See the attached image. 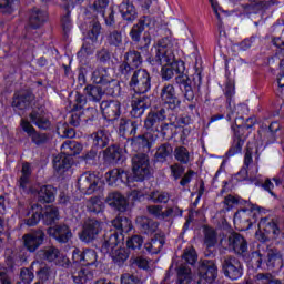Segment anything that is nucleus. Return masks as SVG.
Segmentation results:
<instances>
[{
  "label": "nucleus",
  "instance_id": "20e7f679",
  "mask_svg": "<svg viewBox=\"0 0 284 284\" xmlns=\"http://www.w3.org/2000/svg\"><path fill=\"white\" fill-rule=\"evenodd\" d=\"M130 88H132L135 94H145V92L152 88L150 73H148L146 70L141 69L134 71L130 81Z\"/></svg>",
  "mask_w": 284,
  "mask_h": 284
},
{
  "label": "nucleus",
  "instance_id": "4c0bfd02",
  "mask_svg": "<svg viewBox=\"0 0 284 284\" xmlns=\"http://www.w3.org/2000/svg\"><path fill=\"white\" fill-rule=\"evenodd\" d=\"M267 270H274V267H283V256L278 251L271 250L267 253Z\"/></svg>",
  "mask_w": 284,
  "mask_h": 284
},
{
  "label": "nucleus",
  "instance_id": "a211bd4d",
  "mask_svg": "<svg viewBox=\"0 0 284 284\" xmlns=\"http://www.w3.org/2000/svg\"><path fill=\"white\" fill-rule=\"evenodd\" d=\"M234 225H242L243 230H250L256 223V213L250 209L240 210L233 219Z\"/></svg>",
  "mask_w": 284,
  "mask_h": 284
},
{
  "label": "nucleus",
  "instance_id": "ddd939ff",
  "mask_svg": "<svg viewBox=\"0 0 284 284\" xmlns=\"http://www.w3.org/2000/svg\"><path fill=\"white\" fill-rule=\"evenodd\" d=\"M219 276V270L214 262H203L199 267L200 283L212 284Z\"/></svg>",
  "mask_w": 284,
  "mask_h": 284
},
{
  "label": "nucleus",
  "instance_id": "c85d7f7f",
  "mask_svg": "<svg viewBox=\"0 0 284 284\" xmlns=\"http://www.w3.org/2000/svg\"><path fill=\"white\" fill-rule=\"evenodd\" d=\"M91 141L93 148L97 150H103V148L110 143V133L103 130L97 131L95 133L91 134Z\"/></svg>",
  "mask_w": 284,
  "mask_h": 284
},
{
  "label": "nucleus",
  "instance_id": "72a5a7b5",
  "mask_svg": "<svg viewBox=\"0 0 284 284\" xmlns=\"http://www.w3.org/2000/svg\"><path fill=\"white\" fill-rule=\"evenodd\" d=\"M32 99H34L32 93L18 94L14 95L12 105L16 110H26L30 106V101H32Z\"/></svg>",
  "mask_w": 284,
  "mask_h": 284
},
{
  "label": "nucleus",
  "instance_id": "f03ea898",
  "mask_svg": "<svg viewBox=\"0 0 284 284\" xmlns=\"http://www.w3.org/2000/svg\"><path fill=\"white\" fill-rule=\"evenodd\" d=\"M178 44L176 42L164 38L158 42V44L154 47V57L150 61L152 65H165L168 63H174L175 55L174 50H176Z\"/></svg>",
  "mask_w": 284,
  "mask_h": 284
},
{
  "label": "nucleus",
  "instance_id": "7c9ffc66",
  "mask_svg": "<svg viewBox=\"0 0 284 284\" xmlns=\"http://www.w3.org/2000/svg\"><path fill=\"white\" fill-rule=\"evenodd\" d=\"M57 196V189L52 185H43L38 191V199L40 203H52Z\"/></svg>",
  "mask_w": 284,
  "mask_h": 284
},
{
  "label": "nucleus",
  "instance_id": "4d7b16f0",
  "mask_svg": "<svg viewBox=\"0 0 284 284\" xmlns=\"http://www.w3.org/2000/svg\"><path fill=\"white\" fill-rule=\"evenodd\" d=\"M148 212L155 219L160 221H165V211H163V205H150L148 206Z\"/></svg>",
  "mask_w": 284,
  "mask_h": 284
},
{
  "label": "nucleus",
  "instance_id": "de8ad7c7",
  "mask_svg": "<svg viewBox=\"0 0 284 284\" xmlns=\"http://www.w3.org/2000/svg\"><path fill=\"white\" fill-rule=\"evenodd\" d=\"M21 173H22V175L19 180V185H20V187H22V190H28V185L30 183V175L32 174V170L30 169L29 163H24L22 165Z\"/></svg>",
  "mask_w": 284,
  "mask_h": 284
},
{
  "label": "nucleus",
  "instance_id": "774afa93",
  "mask_svg": "<svg viewBox=\"0 0 284 284\" xmlns=\"http://www.w3.org/2000/svg\"><path fill=\"white\" fill-rule=\"evenodd\" d=\"M121 283L122 284H141V280H139V277L130 273H124L121 276Z\"/></svg>",
  "mask_w": 284,
  "mask_h": 284
},
{
  "label": "nucleus",
  "instance_id": "412c9836",
  "mask_svg": "<svg viewBox=\"0 0 284 284\" xmlns=\"http://www.w3.org/2000/svg\"><path fill=\"white\" fill-rule=\"evenodd\" d=\"M105 181L108 185H116L118 183H130L132 178L121 169H113L105 173Z\"/></svg>",
  "mask_w": 284,
  "mask_h": 284
},
{
  "label": "nucleus",
  "instance_id": "1a4fd4ad",
  "mask_svg": "<svg viewBox=\"0 0 284 284\" xmlns=\"http://www.w3.org/2000/svg\"><path fill=\"white\" fill-rule=\"evenodd\" d=\"M101 179L92 173H83L78 180V187L82 194H94L99 190Z\"/></svg>",
  "mask_w": 284,
  "mask_h": 284
},
{
  "label": "nucleus",
  "instance_id": "0eeeda50",
  "mask_svg": "<svg viewBox=\"0 0 284 284\" xmlns=\"http://www.w3.org/2000/svg\"><path fill=\"white\" fill-rule=\"evenodd\" d=\"M162 65V78H164L165 81H170V79H172L175 74H179L176 77L178 83L180 79H182V83H184V81H187V75H183V72H185V62L181 60H175L172 63H166Z\"/></svg>",
  "mask_w": 284,
  "mask_h": 284
},
{
  "label": "nucleus",
  "instance_id": "e433bc0d",
  "mask_svg": "<svg viewBox=\"0 0 284 284\" xmlns=\"http://www.w3.org/2000/svg\"><path fill=\"white\" fill-rule=\"evenodd\" d=\"M41 214H43V207L39 204L32 205L28 213V216L31 217L26 221L27 225H29V227L37 225V223L41 221Z\"/></svg>",
  "mask_w": 284,
  "mask_h": 284
},
{
  "label": "nucleus",
  "instance_id": "c03bdc74",
  "mask_svg": "<svg viewBox=\"0 0 284 284\" xmlns=\"http://www.w3.org/2000/svg\"><path fill=\"white\" fill-rule=\"evenodd\" d=\"M42 219L45 225H52L54 221H59V209L55 206H48L42 215Z\"/></svg>",
  "mask_w": 284,
  "mask_h": 284
},
{
  "label": "nucleus",
  "instance_id": "7ed1b4c3",
  "mask_svg": "<svg viewBox=\"0 0 284 284\" xmlns=\"http://www.w3.org/2000/svg\"><path fill=\"white\" fill-rule=\"evenodd\" d=\"M132 172L131 181H143L150 176V158L143 153L135 154L132 158Z\"/></svg>",
  "mask_w": 284,
  "mask_h": 284
},
{
  "label": "nucleus",
  "instance_id": "f704fd0d",
  "mask_svg": "<svg viewBox=\"0 0 284 284\" xmlns=\"http://www.w3.org/2000/svg\"><path fill=\"white\" fill-rule=\"evenodd\" d=\"M84 90L89 101L99 102L103 94H108V91H105L103 87H94L92 84L87 85Z\"/></svg>",
  "mask_w": 284,
  "mask_h": 284
},
{
  "label": "nucleus",
  "instance_id": "69168bd1",
  "mask_svg": "<svg viewBox=\"0 0 284 284\" xmlns=\"http://www.w3.org/2000/svg\"><path fill=\"white\" fill-rule=\"evenodd\" d=\"M108 43L110 45H115V48H119V45L123 43V36L119 31H113L108 36Z\"/></svg>",
  "mask_w": 284,
  "mask_h": 284
},
{
  "label": "nucleus",
  "instance_id": "37998d69",
  "mask_svg": "<svg viewBox=\"0 0 284 284\" xmlns=\"http://www.w3.org/2000/svg\"><path fill=\"white\" fill-rule=\"evenodd\" d=\"M136 223H140L143 232L145 234H152L156 232V229L159 227V224H156L154 221L148 219V217H138Z\"/></svg>",
  "mask_w": 284,
  "mask_h": 284
},
{
  "label": "nucleus",
  "instance_id": "2f4dec72",
  "mask_svg": "<svg viewBox=\"0 0 284 284\" xmlns=\"http://www.w3.org/2000/svg\"><path fill=\"white\" fill-rule=\"evenodd\" d=\"M72 278L75 284H85L89 281H92L94 275L92 274V271L84 266L79 271L73 272Z\"/></svg>",
  "mask_w": 284,
  "mask_h": 284
},
{
  "label": "nucleus",
  "instance_id": "a19ab883",
  "mask_svg": "<svg viewBox=\"0 0 284 284\" xmlns=\"http://www.w3.org/2000/svg\"><path fill=\"white\" fill-rule=\"evenodd\" d=\"M108 254L111 256L114 263H118V265H122V263H125L129 257L128 251H125V248H123L121 245L113 251H110Z\"/></svg>",
  "mask_w": 284,
  "mask_h": 284
},
{
  "label": "nucleus",
  "instance_id": "c9c22d12",
  "mask_svg": "<svg viewBox=\"0 0 284 284\" xmlns=\"http://www.w3.org/2000/svg\"><path fill=\"white\" fill-rule=\"evenodd\" d=\"M30 120L40 130H49V128H50V120L43 113L33 111L30 114Z\"/></svg>",
  "mask_w": 284,
  "mask_h": 284
},
{
  "label": "nucleus",
  "instance_id": "5701e85b",
  "mask_svg": "<svg viewBox=\"0 0 284 284\" xmlns=\"http://www.w3.org/2000/svg\"><path fill=\"white\" fill-rule=\"evenodd\" d=\"M20 125L23 132H26L28 136L31 138L36 145H42V143L48 141V135H45V133H38L29 121L22 119Z\"/></svg>",
  "mask_w": 284,
  "mask_h": 284
},
{
  "label": "nucleus",
  "instance_id": "3c124183",
  "mask_svg": "<svg viewBox=\"0 0 284 284\" xmlns=\"http://www.w3.org/2000/svg\"><path fill=\"white\" fill-rule=\"evenodd\" d=\"M150 200L153 203H169L170 201V193L165 191H153L149 195Z\"/></svg>",
  "mask_w": 284,
  "mask_h": 284
},
{
  "label": "nucleus",
  "instance_id": "864d4df0",
  "mask_svg": "<svg viewBox=\"0 0 284 284\" xmlns=\"http://www.w3.org/2000/svg\"><path fill=\"white\" fill-rule=\"evenodd\" d=\"M104 156L109 161H121V149L116 145H111L104 151Z\"/></svg>",
  "mask_w": 284,
  "mask_h": 284
},
{
  "label": "nucleus",
  "instance_id": "f8f14e48",
  "mask_svg": "<svg viewBox=\"0 0 284 284\" xmlns=\"http://www.w3.org/2000/svg\"><path fill=\"white\" fill-rule=\"evenodd\" d=\"M99 232H101V222L97 220H89L84 222L83 230L79 234L80 241L90 243V241H94V239L99 236Z\"/></svg>",
  "mask_w": 284,
  "mask_h": 284
},
{
  "label": "nucleus",
  "instance_id": "c756f323",
  "mask_svg": "<svg viewBox=\"0 0 284 284\" xmlns=\"http://www.w3.org/2000/svg\"><path fill=\"white\" fill-rule=\"evenodd\" d=\"M131 105H132L131 113L134 116H141V114H143V112H145V110L150 108V104L148 103V98L141 97V95H138V97L135 95L133 98Z\"/></svg>",
  "mask_w": 284,
  "mask_h": 284
},
{
  "label": "nucleus",
  "instance_id": "ea45409f",
  "mask_svg": "<svg viewBox=\"0 0 284 284\" xmlns=\"http://www.w3.org/2000/svg\"><path fill=\"white\" fill-rule=\"evenodd\" d=\"M87 210L92 214H100L105 210V204L103 203V199L101 196L91 197L87 202Z\"/></svg>",
  "mask_w": 284,
  "mask_h": 284
},
{
  "label": "nucleus",
  "instance_id": "e2e57ef3",
  "mask_svg": "<svg viewBox=\"0 0 284 284\" xmlns=\"http://www.w3.org/2000/svg\"><path fill=\"white\" fill-rule=\"evenodd\" d=\"M240 121H243L242 116L235 119V125L237 128H242L244 130H250V129L254 128V125H256V118L255 116L247 118L245 122L239 123Z\"/></svg>",
  "mask_w": 284,
  "mask_h": 284
},
{
  "label": "nucleus",
  "instance_id": "49530a36",
  "mask_svg": "<svg viewBox=\"0 0 284 284\" xmlns=\"http://www.w3.org/2000/svg\"><path fill=\"white\" fill-rule=\"evenodd\" d=\"M174 156L176 161L180 163L186 164L192 161V155L190 154V151L185 146H178L174 150Z\"/></svg>",
  "mask_w": 284,
  "mask_h": 284
},
{
  "label": "nucleus",
  "instance_id": "393cba45",
  "mask_svg": "<svg viewBox=\"0 0 284 284\" xmlns=\"http://www.w3.org/2000/svg\"><path fill=\"white\" fill-rule=\"evenodd\" d=\"M105 203L118 210V212H125L128 210V200L119 192L109 193L105 199Z\"/></svg>",
  "mask_w": 284,
  "mask_h": 284
},
{
  "label": "nucleus",
  "instance_id": "a18cd8bd",
  "mask_svg": "<svg viewBox=\"0 0 284 284\" xmlns=\"http://www.w3.org/2000/svg\"><path fill=\"white\" fill-rule=\"evenodd\" d=\"M158 135L152 132H146L144 135H140L135 139V143H139L141 148H152V143L156 141Z\"/></svg>",
  "mask_w": 284,
  "mask_h": 284
},
{
  "label": "nucleus",
  "instance_id": "bf43d9fd",
  "mask_svg": "<svg viewBox=\"0 0 284 284\" xmlns=\"http://www.w3.org/2000/svg\"><path fill=\"white\" fill-rule=\"evenodd\" d=\"M17 0H0V12L3 14H12L14 12Z\"/></svg>",
  "mask_w": 284,
  "mask_h": 284
},
{
  "label": "nucleus",
  "instance_id": "9d476101",
  "mask_svg": "<svg viewBox=\"0 0 284 284\" xmlns=\"http://www.w3.org/2000/svg\"><path fill=\"white\" fill-rule=\"evenodd\" d=\"M99 34H101V23L93 22L90 29L85 42L81 50L78 52V57H84L85 54H92L94 50V43L99 40Z\"/></svg>",
  "mask_w": 284,
  "mask_h": 284
},
{
  "label": "nucleus",
  "instance_id": "aec40b11",
  "mask_svg": "<svg viewBox=\"0 0 284 284\" xmlns=\"http://www.w3.org/2000/svg\"><path fill=\"white\" fill-rule=\"evenodd\" d=\"M49 236H52L58 243H68L72 239V231L65 224H59L48 229Z\"/></svg>",
  "mask_w": 284,
  "mask_h": 284
},
{
  "label": "nucleus",
  "instance_id": "338daca9",
  "mask_svg": "<svg viewBox=\"0 0 284 284\" xmlns=\"http://www.w3.org/2000/svg\"><path fill=\"white\" fill-rule=\"evenodd\" d=\"M174 216H183V210L179 206H168L164 211V219H173Z\"/></svg>",
  "mask_w": 284,
  "mask_h": 284
},
{
  "label": "nucleus",
  "instance_id": "79ce46f5",
  "mask_svg": "<svg viewBox=\"0 0 284 284\" xmlns=\"http://www.w3.org/2000/svg\"><path fill=\"white\" fill-rule=\"evenodd\" d=\"M148 18L145 17L144 19H141L139 23L134 24L130 31V37L132 41H140L141 40V34L143 33V30H145V26Z\"/></svg>",
  "mask_w": 284,
  "mask_h": 284
},
{
  "label": "nucleus",
  "instance_id": "4468645a",
  "mask_svg": "<svg viewBox=\"0 0 284 284\" xmlns=\"http://www.w3.org/2000/svg\"><path fill=\"white\" fill-rule=\"evenodd\" d=\"M223 272L227 278L231 281H239L243 276V267H241V262L234 257H227L223 263Z\"/></svg>",
  "mask_w": 284,
  "mask_h": 284
},
{
  "label": "nucleus",
  "instance_id": "6e6552de",
  "mask_svg": "<svg viewBox=\"0 0 284 284\" xmlns=\"http://www.w3.org/2000/svg\"><path fill=\"white\" fill-rule=\"evenodd\" d=\"M270 234H273V236H278V234H281V230H278V226L274 221L263 217L258 223V231H256L255 237L257 241L265 243V241L270 239Z\"/></svg>",
  "mask_w": 284,
  "mask_h": 284
},
{
  "label": "nucleus",
  "instance_id": "f257e3e1",
  "mask_svg": "<svg viewBox=\"0 0 284 284\" xmlns=\"http://www.w3.org/2000/svg\"><path fill=\"white\" fill-rule=\"evenodd\" d=\"M83 150V145L77 141H65L61 145V153L55 155L53 159V168L58 171L59 174H63V172H68L70 168H72V156H77V154H81Z\"/></svg>",
  "mask_w": 284,
  "mask_h": 284
},
{
  "label": "nucleus",
  "instance_id": "bb28decb",
  "mask_svg": "<svg viewBox=\"0 0 284 284\" xmlns=\"http://www.w3.org/2000/svg\"><path fill=\"white\" fill-rule=\"evenodd\" d=\"M119 12L124 19V21H129L132 23V21H135L136 17H139V13L136 12V7L130 2H122L119 6Z\"/></svg>",
  "mask_w": 284,
  "mask_h": 284
},
{
  "label": "nucleus",
  "instance_id": "cd10ccee",
  "mask_svg": "<svg viewBox=\"0 0 284 284\" xmlns=\"http://www.w3.org/2000/svg\"><path fill=\"white\" fill-rule=\"evenodd\" d=\"M45 21H48V12L37 8L31 11L29 17L31 28H41Z\"/></svg>",
  "mask_w": 284,
  "mask_h": 284
},
{
  "label": "nucleus",
  "instance_id": "473e14b6",
  "mask_svg": "<svg viewBox=\"0 0 284 284\" xmlns=\"http://www.w3.org/2000/svg\"><path fill=\"white\" fill-rule=\"evenodd\" d=\"M258 158L260 155L256 156V162L254 163V160L252 158V151L247 149L245 155H244V166L250 172L251 176H256L258 174Z\"/></svg>",
  "mask_w": 284,
  "mask_h": 284
},
{
  "label": "nucleus",
  "instance_id": "2eb2a0df",
  "mask_svg": "<svg viewBox=\"0 0 284 284\" xmlns=\"http://www.w3.org/2000/svg\"><path fill=\"white\" fill-rule=\"evenodd\" d=\"M100 108L106 121H116L121 116V102L116 100L102 101Z\"/></svg>",
  "mask_w": 284,
  "mask_h": 284
},
{
  "label": "nucleus",
  "instance_id": "603ef678",
  "mask_svg": "<svg viewBox=\"0 0 284 284\" xmlns=\"http://www.w3.org/2000/svg\"><path fill=\"white\" fill-rule=\"evenodd\" d=\"M125 61L131 64V68H139L143 63V58L139 51H130L125 55Z\"/></svg>",
  "mask_w": 284,
  "mask_h": 284
},
{
  "label": "nucleus",
  "instance_id": "a878e982",
  "mask_svg": "<svg viewBox=\"0 0 284 284\" xmlns=\"http://www.w3.org/2000/svg\"><path fill=\"white\" fill-rule=\"evenodd\" d=\"M229 245L236 254H245L247 252V241L239 233H233L229 236Z\"/></svg>",
  "mask_w": 284,
  "mask_h": 284
},
{
  "label": "nucleus",
  "instance_id": "6e6d98bb",
  "mask_svg": "<svg viewBox=\"0 0 284 284\" xmlns=\"http://www.w3.org/2000/svg\"><path fill=\"white\" fill-rule=\"evenodd\" d=\"M170 154H172V146L169 144H163L159 146L158 151L155 152V159L163 163V161H165Z\"/></svg>",
  "mask_w": 284,
  "mask_h": 284
},
{
  "label": "nucleus",
  "instance_id": "6ab92c4d",
  "mask_svg": "<svg viewBox=\"0 0 284 284\" xmlns=\"http://www.w3.org/2000/svg\"><path fill=\"white\" fill-rule=\"evenodd\" d=\"M43 239H45V233L41 230L26 234L23 235L24 247L28 252H37V250H39L43 244Z\"/></svg>",
  "mask_w": 284,
  "mask_h": 284
},
{
  "label": "nucleus",
  "instance_id": "b1692460",
  "mask_svg": "<svg viewBox=\"0 0 284 284\" xmlns=\"http://www.w3.org/2000/svg\"><path fill=\"white\" fill-rule=\"evenodd\" d=\"M109 3L108 0H94L93 8L95 12H99V14L103 17L106 26H114V11H112V9L108 10ZM106 12L109 17H105Z\"/></svg>",
  "mask_w": 284,
  "mask_h": 284
},
{
  "label": "nucleus",
  "instance_id": "0e129e2a",
  "mask_svg": "<svg viewBox=\"0 0 284 284\" xmlns=\"http://www.w3.org/2000/svg\"><path fill=\"white\" fill-rule=\"evenodd\" d=\"M243 145H245V141L241 138H235L232 146L230 148L227 154L229 156H234V154H239L243 150Z\"/></svg>",
  "mask_w": 284,
  "mask_h": 284
},
{
  "label": "nucleus",
  "instance_id": "f3484780",
  "mask_svg": "<svg viewBox=\"0 0 284 284\" xmlns=\"http://www.w3.org/2000/svg\"><path fill=\"white\" fill-rule=\"evenodd\" d=\"M40 258H43L44 261H48L49 263H54L55 265H59L60 267H63L65 263H68V257L61 255L59 252V248L54 246L47 247L39 252Z\"/></svg>",
  "mask_w": 284,
  "mask_h": 284
},
{
  "label": "nucleus",
  "instance_id": "09e8293b",
  "mask_svg": "<svg viewBox=\"0 0 284 284\" xmlns=\"http://www.w3.org/2000/svg\"><path fill=\"white\" fill-rule=\"evenodd\" d=\"M192 281V270L187 266H180L178 270V284H187Z\"/></svg>",
  "mask_w": 284,
  "mask_h": 284
},
{
  "label": "nucleus",
  "instance_id": "9b49d317",
  "mask_svg": "<svg viewBox=\"0 0 284 284\" xmlns=\"http://www.w3.org/2000/svg\"><path fill=\"white\" fill-rule=\"evenodd\" d=\"M161 101L162 105L166 108V110H176V108L181 105V100H179L176 97V91L172 84L163 87L161 92Z\"/></svg>",
  "mask_w": 284,
  "mask_h": 284
},
{
  "label": "nucleus",
  "instance_id": "5fc2aeb1",
  "mask_svg": "<svg viewBox=\"0 0 284 284\" xmlns=\"http://www.w3.org/2000/svg\"><path fill=\"white\" fill-rule=\"evenodd\" d=\"M164 244L165 242H163V240L153 239L150 243L145 244L144 247L151 254H159V252L163 250Z\"/></svg>",
  "mask_w": 284,
  "mask_h": 284
},
{
  "label": "nucleus",
  "instance_id": "13d9d810",
  "mask_svg": "<svg viewBox=\"0 0 284 284\" xmlns=\"http://www.w3.org/2000/svg\"><path fill=\"white\" fill-rule=\"evenodd\" d=\"M182 258L189 263V265H194L196 263L199 256L196 255V250L194 247H187L184 250V254L182 255Z\"/></svg>",
  "mask_w": 284,
  "mask_h": 284
},
{
  "label": "nucleus",
  "instance_id": "052dcab7",
  "mask_svg": "<svg viewBox=\"0 0 284 284\" xmlns=\"http://www.w3.org/2000/svg\"><path fill=\"white\" fill-rule=\"evenodd\" d=\"M204 244L206 247H214L216 245V231L214 229H205Z\"/></svg>",
  "mask_w": 284,
  "mask_h": 284
},
{
  "label": "nucleus",
  "instance_id": "dca6fc26",
  "mask_svg": "<svg viewBox=\"0 0 284 284\" xmlns=\"http://www.w3.org/2000/svg\"><path fill=\"white\" fill-rule=\"evenodd\" d=\"M165 121V109L160 110L156 113H150L144 121V128L151 130V132H159L160 130H165L168 124L162 125Z\"/></svg>",
  "mask_w": 284,
  "mask_h": 284
},
{
  "label": "nucleus",
  "instance_id": "58836bf2",
  "mask_svg": "<svg viewBox=\"0 0 284 284\" xmlns=\"http://www.w3.org/2000/svg\"><path fill=\"white\" fill-rule=\"evenodd\" d=\"M111 223L115 230H119L120 234H122V232L126 234L128 232H132V221L128 217L118 216Z\"/></svg>",
  "mask_w": 284,
  "mask_h": 284
},
{
  "label": "nucleus",
  "instance_id": "8fccbe9b",
  "mask_svg": "<svg viewBox=\"0 0 284 284\" xmlns=\"http://www.w3.org/2000/svg\"><path fill=\"white\" fill-rule=\"evenodd\" d=\"M261 263H263V254L258 251L251 253L247 261L248 267H252V270H261Z\"/></svg>",
  "mask_w": 284,
  "mask_h": 284
},
{
  "label": "nucleus",
  "instance_id": "4be33fe9",
  "mask_svg": "<svg viewBox=\"0 0 284 284\" xmlns=\"http://www.w3.org/2000/svg\"><path fill=\"white\" fill-rule=\"evenodd\" d=\"M120 245H123V237L121 234L113 232L109 233L104 237V242L102 244V252L103 254H109L113 250H116V247H120Z\"/></svg>",
  "mask_w": 284,
  "mask_h": 284
},
{
  "label": "nucleus",
  "instance_id": "423d86ee",
  "mask_svg": "<svg viewBox=\"0 0 284 284\" xmlns=\"http://www.w3.org/2000/svg\"><path fill=\"white\" fill-rule=\"evenodd\" d=\"M72 261L75 265H83V267H90L92 265H99V255L97 251L87 248L81 251L74 248L72 252Z\"/></svg>",
  "mask_w": 284,
  "mask_h": 284
},
{
  "label": "nucleus",
  "instance_id": "680f3d73",
  "mask_svg": "<svg viewBox=\"0 0 284 284\" xmlns=\"http://www.w3.org/2000/svg\"><path fill=\"white\" fill-rule=\"evenodd\" d=\"M143 246V237L141 235H133L126 241L129 250H141Z\"/></svg>",
  "mask_w": 284,
  "mask_h": 284
},
{
  "label": "nucleus",
  "instance_id": "39448f33",
  "mask_svg": "<svg viewBox=\"0 0 284 284\" xmlns=\"http://www.w3.org/2000/svg\"><path fill=\"white\" fill-rule=\"evenodd\" d=\"M92 81L93 83H97L98 85H101L109 95L114 94V89L116 88V83L114 82V79L110 77V73L105 68H98L92 73Z\"/></svg>",
  "mask_w": 284,
  "mask_h": 284
}]
</instances>
